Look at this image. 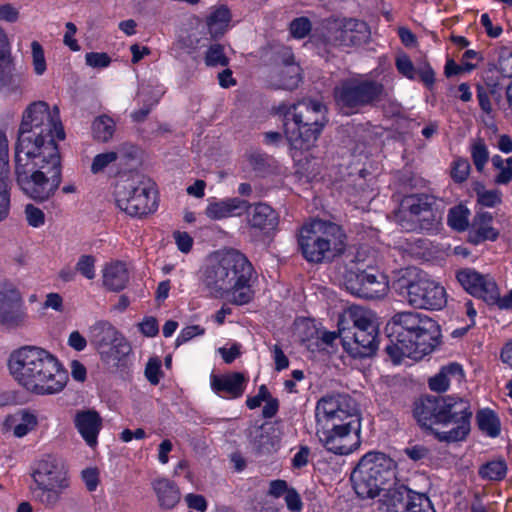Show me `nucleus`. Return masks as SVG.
Masks as SVG:
<instances>
[{
    "mask_svg": "<svg viewBox=\"0 0 512 512\" xmlns=\"http://www.w3.org/2000/svg\"><path fill=\"white\" fill-rule=\"evenodd\" d=\"M115 120L107 114L97 116L91 125V133L94 140L100 143L110 142L116 132Z\"/></svg>",
    "mask_w": 512,
    "mask_h": 512,
    "instance_id": "nucleus-41",
    "label": "nucleus"
},
{
    "mask_svg": "<svg viewBox=\"0 0 512 512\" xmlns=\"http://www.w3.org/2000/svg\"><path fill=\"white\" fill-rule=\"evenodd\" d=\"M414 417L419 425L425 429H429L434 434L433 426H444V411L442 405V397L425 396L415 402Z\"/></svg>",
    "mask_w": 512,
    "mask_h": 512,
    "instance_id": "nucleus-22",
    "label": "nucleus"
},
{
    "mask_svg": "<svg viewBox=\"0 0 512 512\" xmlns=\"http://www.w3.org/2000/svg\"><path fill=\"white\" fill-rule=\"evenodd\" d=\"M407 302L419 309L440 310L447 303L446 290L438 282L418 276L406 285Z\"/></svg>",
    "mask_w": 512,
    "mask_h": 512,
    "instance_id": "nucleus-15",
    "label": "nucleus"
},
{
    "mask_svg": "<svg viewBox=\"0 0 512 512\" xmlns=\"http://www.w3.org/2000/svg\"><path fill=\"white\" fill-rule=\"evenodd\" d=\"M205 64L207 66H227L228 58L224 54V47L221 44L211 45L205 55Z\"/></svg>",
    "mask_w": 512,
    "mask_h": 512,
    "instance_id": "nucleus-50",
    "label": "nucleus"
},
{
    "mask_svg": "<svg viewBox=\"0 0 512 512\" xmlns=\"http://www.w3.org/2000/svg\"><path fill=\"white\" fill-rule=\"evenodd\" d=\"M345 27V19H327L322 23V41L324 40L326 43L332 44L334 46H339L340 41L336 40L335 37L340 38L339 36L342 34L343 29Z\"/></svg>",
    "mask_w": 512,
    "mask_h": 512,
    "instance_id": "nucleus-48",
    "label": "nucleus"
},
{
    "mask_svg": "<svg viewBox=\"0 0 512 512\" xmlns=\"http://www.w3.org/2000/svg\"><path fill=\"white\" fill-rule=\"evenodd\" d=\"M249 207V202L238 197L211 201L205 209L206 216L211 220L240 216Z\"/></svg>",
    "mask_w": 512,
    "mask_h": 512,
    "instance_id": "nucleus-31",
    "label": "nucleus"
},
{
    "mask_svg": "<svg viewBox=\"0 0 512 512\" xmlns=\"http://www.w3.org/2000/svg\"><path fill=\"white\" fill-rule=\"evenodd\" d=\"M15 174L18 185L30 198L49 199L61 183L58 146L48 145L44 152H15Z\"/></svg>",
    "mask_w": 512,
    "mask_h": 512,
    "instance_id": "nucleus-4",
    "label": "nucleus"
},
{
    "mask_svg": "<svg viewBox=\"0 0 512 512\" xmlns=\"http://www.w3.org/2000/svg\"><path fill=\"white\" fill-rule=\"evenodd\" d=\"M23 75L16 71L11 61L0 62V90L14 92L22 84Z\"/></svg>",
    "mask_w": 512,
    "mask_h": 512,
    "instance_id": "nucleus-43",
    "label": "nucleus"
},
{
    "mask_svg": "<svg viewBox=\"0 0 512 512\" xmlns=\"http://www.w3.org/2000/svg\"><path fill=\"white\" fill-rule=\"evenodd\" d=\"M478 473L483 479L501 481L507 474V464L503 459L492 460L481 465Z\"/></svg>",
    "mask_w": 512,
    "mask_h": 512,
    "instance_id": "nucleus-44",
    "label": "nucleus"
},
{
    "mask_svg": "<svg viewBox=\"0 0 512 512\" xmlns=\"http://www.w3.org/2000/svg\"><path fill=\"white\" fill-rule=\"evenodd\" d=\"M255 275L248 258L238 250L218 254L202 270L201 282L210 296L223 298L231 293L236 305L249 303L253 298L250 282Z\"/></svg>",
    "mask_w": 512,
    "mask_h": 512,
    "instance_id": "nucleus-3",
    "label": "nucleus"
},
{
    "mask_svg": "<svg viewBox=\"0 0 512 512\" xmlns=\"http://www.w3.org/2000/svg\"><path fill=\"white\" fill-rule=\"evenodd\" d=\"M161 362L157 358H151L149 359L146 368H145V376L148 379V381L153 384L157 385L160 381V373H161Z\"/></svg>",
    "mask_w": 512,
    "mask_h": 512,
    "instance_id": "nucleus-59",
    "label": "nucleus"
},
{
    "mask_svg": "<svg viewBox=\"0 0 512 512\" xmlns=\"http://www.w3.org/2000/svg\"><path fill=\"white\" fill-rule=\"evenodd\" d=\"M476 422L479 430L490 438H496L501 433L500 418L492 409H480L476 413Z\"/></svg>",
    "mask_w": 512,
    "mask_h": 512,
    "instance_id": "nucleus-42",
    "label": "nucleus"
},
{
    "mask_svg": "<svg viewBox=\"0 0 512 512\" xmlns=\"http://www.w3.org/2000/svg\"><path fill=\"white\" fill-rule=\"evenodd\" d=\"M397 70L409 79H415L416 70L410 58L406 55L400 56L396 59Z\"/></svg>",
    "mask_w": 512,
    "mask_h": 512,
    "instance_id": "nucleus-61",
    "label": "nucleus"
},
{
    "mask_svg": "<svg viewBox=\"0 0 512 512\" xmlns=\"http://www.w3.org/2000/svg\"><path fill=\"white\" fill-rule=\"evenodd\" d=\"M117 161V156L113 151H108L104 153L97 154L92 161L91 164V172L92 174H98L106 167H108L111 163Z\"/></svg>",
    "mask_w": 512,
    "mask_h": 512,
    "instance_id": "nucleus-56",
    "label": "nucleus"
},
{
    "mask_svg": "<svg viewBox=\"0 0 512 512\" xmlns=\"http://www.w3.org/2000/svg\"><path fill=\"white\" fill-rule=\"evenodd\" d=\"M471 166L466 158H456L452 162L451 177L457 183H462L467 180L470 174Z\"/></svg>",
    "mask_w": 512,
    "mask_h": 512,
    "instance_id": "nucleus-54",
    "label": "nucleus"
},
{
    "mask_svg": "<svg viewBox=\"0 0 512 512\" xmlns=\"http://www.w3.org/2000/svg\"><path fill=\"white\" fill-rule=\"evenodd\" d=\"M32 65L36 75H43L47 69L44 49L38 41L31 43Z\"/></svg>",
    "mask_w": 512,
    "mask_h": 512,
    "instance_id": "nucleus-52",
    "label": "nucleus"
},
{
    "mask_svg": "<svg viewBox=\"0 0 512 512\" xmlns=\"http://www.w3.org/2000/svg\"><path fill=\"white\" fill-rule=\"evenodd\" d=\"M493 219L490 212H477L470 223L468 241L474 245L485 241H496L499 238L500 231L493 226Z\"/></svg>",
    "mask_w": 512,
    "mask_h": 512,
    "instance_id": "nucleus-27",
    "label": "nucleus"
},
{
    "mask_svg": "<svg viewBox=\"0 0 512 512\" xmlns=\"http://www.w3.org/2000/svg\"><path fill=\"white\" fill-rule=\"evenodd\" d=\"M64 138L58 107L51 111L46 102H33L23 113L15 152H44L48 145L57 146L55 139Z\"/></svg>",
    "mask_w": 512,
    "mask_h": 512,
    "instance_id": "nucleus-5",
    "label": "nucleus"
},
{
    "mask_svg": "<svg viewBox=\"0 0 512 512\" xmlns=\"http://www.w3.org/2000/svg\"><path fill=\"white\" fill-rule=\"evenodd\" d=\"M9 145L6 135L0 132V222L9 215L10 195L8 183L10 176Z\"/></svg>",
    "mask_w": 512,
    "mask_h": 512,
    "instance_id": "nucleus-28",
    "label": "nucleus"
},
{
    "mask_svg": "<svg viewBox=\"0 0 512 512\" xmlns=\"http://www.w3.org/2000/svg\"><path fill=\"white\" fill-rule=\"evenodd\" d=\"M380 263L378 252L370 246L362 245L349 259L350 266L347 270L352 269L354 272H359L364 268V270L374 271L375 268H379Z\"/></svg>",
    "mask_w": 512,
    "mask_h": 512,
    "instance_id": "nucleus-39",
    "label": "nucleus"
},
{
    "mask_svg": "<svg viewBox=\"0 0 512 512\" xmlns=\"http://www.w3.org/2000/svg\"><path fill=\"white\" fill-rule=\"evenodd\" d=\"M469 215L470 211L466 206H454L449 210L447 223L452 229L458 232H463L467 229L469 230Z\"/></svg>",
    "mask_w": 512,
    "mask_h": 512,
    "instance_id": "nucleus-45",
    "label": "nucleus"
},
{
    "mask_svg": "<svg viewBox=\"0 0 512 512\" xmlns=\"http://www.w3.org/2000/svg\"><path fill=\"white\" fill-rule=\"evenodd\" d=\"M103 286L110 291L123 290L128 281L129 273L126 264L121 261H113L105 265L102 270Z\"/></svg>",
    "mask_w": 512,
    "mask_h": 512,
    "instance_id": "nucleus-36",
    "label": "nucleus"
},
{
    "mask_svg": "<svg viewBox=\"0 0 512 512\" xmlns=\"http://www.w3.org/2000/svg\"><path fill=\"white\" fill-rule=\"evenodd\" d=\"M113 152L117 156V161L123 165H128L138 157V147L130 142L119 144Z\"/></svg>",
    "mask_w": 512,
    "mask_h": 512,
    "instance_id": "nucleus-51",
    "label": "nucleus"
},
{
    "mask_svg": "<svg viewBox=\"0 0 512 512\" xmlns=\"http://www.w3.org/2000/svg\"><path fill=\"white\" fill-rule=\"evenodd\" d=\"M499 67L503 75L512 77V52L505 51L500 54Z\"/></svg>",
    "mask_w": 512,
    "mask_h": 512,
    "instance_id": "nucleus-64",
    "label": "nucleus"
},
{
    "mask_svg": "<svg viewBox=\"0 0 512 512\" xmlns=\"http://www.w3.org/2000/svg\"><path fill=\"white\" fill-rule=\"evenodd\" d=\"M492 166L498 170L494 178L495 184L506 185L512 181V156L503 159L500 155H494L491 158Z\"/></svg>",
    "mask_w": 512,
    "mask_h": 512,
    "instance_id": "nucleus-47",
    "label": "nucleus"
},
{
    "mask_svg": "<svg viewBox=\"0 0 512 512\" xmlns=\"http://www.w3.org/2000/svg\"><path fill=\"white\" fill-rule=\"evenodd\" d=\"M247 379L244 374L240 372H233L230 374L216 376L211 378V387L218 393L223 394L229 398L240 397L245 389Z\"/></svg>",
    "mask_w": 512,
    "mask_h": 512,
    "instance_id": "nucleus-33",
    "label": "nucleus"
},
{
    "mask_svg": "<svg viewBox=\"0 0 512 512\" xmlns=\"http://www.w3.org/2000/svg\"><path fill=\"white\" fill-rule=\"evenodd\" d=\"M311 28V22L306 17L296 18L290 24L291 34L298 39L306 37L310 33Z\"/></svg>",
    "mask_w": 512,
    "mask_h": 512,
    "instance_id": "nucleus-57",
    "label": "nucleus"
},
{
    "mask_svg": "<svg viewBox=\"0 0 512 512\" xmlns=\"http://www.w3.org/2000/svg\"><path fill=\"white\" fill-rule=\"evenodd\" d=\"M89 341L107 364L116 365L131 352L126 338L108 321H98L89 328Z\"/></svg>",
    "mask_w": 512,
    "mask_h": 512,
    "instance_id": "nucleus-12",
    "label": "nucleus"
},
{
    "mask_svg": "<svg viewBox=\"0 0 512 512\" xmlns=\"http://www.w3.org/2000/svg\"><path fill=\"white\" fill-rule=\"evenodd\" d=\"M345 351L353 358L373 356L378 349V325H368L357 331L345 330V336L339 338Z\"/></svg>",
    "mask_w": 512,
    "mask_h": 512,
    "instance_id": "nucleus-19",
    "label": "nucleus"
},
{
    "mask_svg": "<svg viewBox=\"0 0 512 512\" xmlns=\"http://www.w3.org/2000/svg\"><path fill=\"white\" fill-rule=\"evenodd\" d=\"M86 64L93 68L107 67L111 59L106 53L89 52L85 56Z\"/></svg>",
    "mask_w": 512,
    "mask_h": 512,
    "instance_id": "nucleus-60",
    "label": "nucleus"
},
{
    "mask_svg": "<svg viewBox=\"0 0 512 512\" xmlns=\"http://www.w3.org/2000/svg\"><path fill=\"white\" fill-rule=\"evenodd\" d=\"M38 418L35 413L28 409H20L16 413L8 415L4 421V427L13 429V434L17 438L26 436L29 432L36 429Z\"/></svg>",
    "mask_w": 512,
    "mask_h": 512,
    "instance_id": "nucleus-35",
    "label": "nucleus"
},
{
    "mask_svg": "<svg viewBox=\"0 0 512 512\" xmlns=\"http://www.w3.org/2000/svg\"><path fill=\"white\" fill-rule=\"evenodd\" d=\"M379 502L378 509L381 512H426L432 509L426 494L415 492L404 485L384 489Z\"/></svg>",
    "mask_w": 512,
    "mask_h": 512,
    "instance_id": "nucleus-14",
    "label": "nucleus"
},
{
    "mask_svg": "<svg viewBox=\"0 0 512 512\" xmlns=\"http://www.w3.org/2000/svg\"><path fill=\"white\" fill-rule=\"evenodd\" d=\"M444 411V426L450 423L455 427L448 431H434L435 438L440 442L464 441L471 431L473 415L470 401L466 398L447 395L442 397Z\"/></svg>",
    "mask_w": 512,
    "mask_h": 512,
    "instance_id": "nucleus-13",
    "label": "nucleus"
},
{
    "mask_svg": "<svg viewBox=\"0 0 512 512\" xmlns=\"http://www.w3.org/2000/svg\"><path fill=\"white\" fill-rule=\"evenodd\" d=\"M385 330L389 340L385 351L394 364H399L404 357L421 360L439 343V325L419 312L396 313Z\"/></svg>",
    "mask_w": 512,
    "mask_h": 512,
    "instance_id": "nucleus-1",
    "label": "nucleus"
},
{
    "mask_svg": "<svg viewBox=\"0 0 512 512\" xmlns=\"http://www.w3.org/2000/svg\"><path fill=\"white\" fill-rule=\"evenodd\" d=\"M478 204L484 207H495L502 202V193L498 189L486 190L481 183L474 188Z\"/></svg>",
    "mask_w": 512,
    "mask_h": 512,
    "instance_id": "nucleus-49",
    "label": "nucleus"
},
{
    "mask_svg": "<svg viewBox=\"0 0 512 512\" xmlns=\"http://www.w3.org/2000/svg\"><path fill=\"white\" fill-rule=\"evenodd\" d=\"M204 334V328L200 327L199 325H192L185 327L180 334L178 335L176 339V344L179 346L195 336Z\"/></svg>",
    "mask_w": 512,
    "mask_h": 512,
    "instance_id": "nucleus-63",
    "label": "nucleus"
},
{
    "mask_svg": "<svg viewBox=\"0 0 512 512\" xmlns=\"http://www.w3.org/2000/svg\"><path fill=\"white\" fill-rule=\"evenodd\" d=\"M73 423L85 443L94 448L98 444V435L103 427L100 414L94 409L76 411Z\"/></svg>",
    "mask_w": 512,
    "mask_h": 512,
    "instance_id": "nucleus-24",
    "label": "nucleus"
},
{
    "mask_svg": "<svg viewBox=\"0 0 512 512\" xmlns=\"http://www.w3.org/2000/svg\"><path fill=\"white\" fill-rule=\"evenodd\" d=\"M8 368L19 385L37 395L59 393L68 381L67 371L58 359L37 346H23L13 351Z\"/></svg>",
    "mask_w": 512,
    "mask_h": 512,
    "instance_id": "nucleus-2",
    "label": "nucleus"
},
{
    "mask_svg": "<svg viewBox=\"0 0 512 512\" xmlns=\"http://www.w3.org/2000/svg\"><path fill=\"white\" fill-rule=\"evenodd\" d=\"M160 506L164 509H173L180 501V491L175 482L167 478H157L152 482Z\"/></svg>",
    "mask_w": 512,
    "mask_h": 512,
    "instance_id": "nucleus-38",
    "label": "nucleus"
},
{
    "mask_svg": "<svg viewBox=\"0 0 512 512\" xmlns=\"http://www.w3.org/2000/svg\"><path fill=\"white\" fill-rule=\"evenodd\" d=\"M346 251V234L342 228L322 220V262H332Z\"/></svg>",
    "mask_w": 512,
    "mask_h": 512,
    "instance_id": "nucleus-23",
    "label": "nucleus"
},
{
    "mask_svg": "<svg viewBox=\"0 0 512 512\" xmlns=\"http://www.w3.org/2000/svg\"><path fill=\"white\" fill-rule=\"evenodd\" d=\"M26 317L20 291L9 283L1 285L0 324L7 329H15L24 325Z\"/></svg>",
    "mask_w": 512,
    "mask_h": 512,
    "instance_id": "nucleus-18",
    "label": "nucleus"
},
{
    "mask_svg": "<svg viewBox=\"0 0 512 512\" xmlns=\"http://www.w3.org/2000/svg\"><path fill=\"white\" fill-rule=\"evenodd\" d=\"M470 154L476 170L480 173L483 172L489 160V150L484 139L476 138L472 140Z\"/></svg>",
    "mask_w": 512,
    "mask_h": 512,
    "instance_id": "nucleus-46",
    "label": "nucleus"
},
{
    "mask_svg": "<svg viewBox=\"0 0 512 512\" xmlns=\"http://www.w3.org/2000/svg\"><path fill=\"white\" fill-rule=\"evenodd\" d=\"M275 431L271 424L254 426L249 430L250 445L257 455L270 454L276 450L279 438L275 435Z\"/></svg>",
    "mask_w": 512,
    "mask_h": 512,
    "instance_id": "nucleus-32",
    "label": "nucleus"
},
{
    "mask_svg": "<svg viewBox=\"0 0 512 512\" xmlns=\"http://www.w3.org/2000/svg\"><path fill=\"white\" fill-rule=\"evenodd\" d=\"M334 100L344 115H353L367 107H376L389 97L381 81L367 75H358L340 81L335 86Z\"/></svg>",
    "mask_w": 512,
    "mask_h": 512,
    "instance_id": "nucleus-6",
    "label": "nucleus"
},
{
    "mask_svg": "<svg viewBox=\"0 0 512 512\" xmlns=\"http://www.w3.org/2000/svg\"><path fill=\"white\" fill-rule=\"evenodd\" d=\"M395 462L382 452H368L351 473L355 493L362 499L374 498L394 478Z\"/></svg>",
    "mask_w": 512,
    "mask_h": 512,
    "instance_id": "nucleus-9",
    "label": "nucleus"
},
{
    "mask_svg": "<svg viewBox=\"0 0 512 512\" xmlns=\"http://www.w3.org/2000/svg\"><path fill=\"white\" fill-rule=\"evenodd\" d=\"M232 15L226 5H219L211 11L206 19L208 32L212 38L222 36L231 21Z\"/></svg>",
    "mask_w": 512,
    "mask_h": 512,
    "instance_id": "nucleus-40",
    "label": "nucleus"
},
{
    "mask_svg": "<svg viewBox=\"0 0 512 512\" xmlns=\"http://www.w3.org/2000/svg\"><path fill=\"white\" fill-rule=\"evenodd\" d=\"M459 284L471 295L482 298L485 302H494L498 297V286L489 276L482 275L469 268L457 272Z\"/></svg>",
    "mask_w": 512,
    "mask_h": 512,
    "instance_id": "nucleus-20",
    "label": "nucleus"
},
{
    "mask_svg": "<svg viewBox=\"0 0 512 512\" xmlns=\"http://www.w3.org/2000/svg\"><path fill=\"white\" fill-rule=\"evenodd\" d=\"M475 69V65L471 63H462L458 65L454 60L449 59L445 64V75L447 77H451L454 75H458L462 72H470Z\"/></svg>",
    "mask_w": 512,
    "mask_h": 512,
    "instance_id": "nucleus-62",
    "label": "nucleus"
},
{
    "mask_svg": "<svg viewBox=\"0 0 512 512\" xmlns=\"http://www.w3.org/2000/svg\"><path fill=\"white\" fill-rule=\"evenodd\" d=\"M319 111L320 102L303 100L284 113V133L292 149L309 150L315 146L320 131Z\"/></svg>",
    "mask_w": 512,
    "mask_h": 512,
    "instance_id": "nucleus-8",
    "label": "nucleus"
},
{
    "mask_svg": "<svg viewBox=\"0 0 512 512\" xmlns=\"http://www.w3.org/2000/svg\"><path fill=\"white\" fill-rule=\"evenodd\" d=\"M245 212L251 229L267 233L274 230L278 225L279 216L277 212L266 203L249 204Z\"/></svg>",
    "mask_w": 512,
    "mask_h": 512,
    "instance_id": "nucleus-30",
    "label": "nucleus"
},
{
    "mask_svg": "<svg viewBox=\"0 0 512 512\" xmlns=\"http://www.w3.org/2000/svg\"><path fill=\"white\" fill-rule=\"evenodd\" d=\"M114 200L120 210L138 218L154 213L158 207L154 183L139 175L118 181L114 189Z\"/></svg>",
    "mask_w": 512,
    "mask_h": 512,
    "instance_id": "nucleus-10",
    "label": "nucleus"
},
{
    "mask_svg": "<svg viewBox=\"0 0 512 512\" xmlns=\"http://www.w3.org/2000/svg\"><path fill=\"white\" fill-rule=\"evenodd\" d=\"M344 283L351 294L365 299H379L388 292V282L379 272V268H375L374 271L362 268L359 272L347 270L344 274Z\"/></svg>",
    "mask_w": 512,
    "mask_h": 512,
    "instance_id": "nucleus-16",
    "label": "nucleus"
},
{
    "mask_svg": "<svg viewBox=\"0 0 512 512\" xmlns=\"http://www.w3.org/2000/svg\"><path fill=\"white\" fill-rule=\"evenodd\" d=\"M25 215L28 224L32 227H40L45 222V215L43 211L33 204H27L25 206Z\"/></svg>",
    "mask_w": 512,
    "mask_h": 512,
    "instance_id": "nucleus-58",
    "label": "nucleus"
},
{
    "mask_svg": "<svg viewBox=\"0 0 512 512\" xmlns=\"http://www.w3.org/2000/svg\"><path fill=\"white\" fill-rule=\"evenodd\" d=\"M397 223L407 232L433 235L437 234L442 227V212L435 205L414 216L399 218Z\"/></svg>",
    "mask_w": 512,
    "mask_h": 512,
    "instance_id": "nucleus-21",
    "label": "nucleus"
},
{
    "mask_svg": "<svg viewBox=\"0 0 512 512\" xmlns=\"http://www.w3.org/2000/svg\"><path fill=\"white\" fill-rule=\"evenodd\" d=\"M302 68L300 65L272 67L266 77L267 84L273 89L292 91L302 82Z\"/></svg>",
    "mask_w": 512,
    "mask_h": 512,
    "instance_id": "nucleus-29",
    "label": "nucleus"
},
{
    "mask_svg": "<svg viewBox=\"0 0 512 512\" xmlns=\"http://www.w3.org/2000/svg\"><path fill=\"white\" fill-rule=\"evenodd\" d=\"M96 259L92 255H81L78 259L75 270L88 280H92L96 276L95 272Z\"/></svg>",
    "mask_w": 512,
    "mask_h": 512,
    "instance_id": "nucleus-55",
    "label": "nucleus"
},
{
    "mask_svg": "<svg viewBox=\"0 0 512 512\" xmlns=\"http://www.w3.org/2000/svg\"><path fill=\"white\" fill-rule=\"evenodd\" d=\"M340 38L335 37L340 41L339 46H357L366 42L369 37L368 26L364 21L357 19H345V27Z\"/></svg>",
    "mask_w": 512,
    "mask_h": 512,
    "instance_id": "nucleus-37",
    "label": "nucleus"
},
{
    "mask_svg": "<svg viewBox=\"0 0 512 512\" xmlns=\"http://www.w3.org/2000/svg\"><path fill=\"white\" fill-rule=\"evenodd\" d=\"M298 243L308 262H320V220L317 217L302 225Z\"/></svg>",
    "mask_w": 512,
    "mask_h": 512,
    "instance_id": "nucleus-25",
    "label": "nucleus"
},
{
    "mask_svg": "<svg viewBox=\"0 0 512 512\" xmlns=\"http://www.w3.org/2000/svg\"><path fill=\"white\" fill-rule=\"evenodd\" d=\"M31 477L36 485L33 497L47 509L55 508L69 487L64 461L55 455L47 454L35 461Z\"/></svg>",
    "mask_w": 512,
    "mask_h": 512,
    "instance_id": "nucleus-7",
    "label": "nucleus"
},
{
    "mask_svg": "<svg viewBox=\"0 0 512 512\" xmlns=\"http://www.w3.org/2000/svg\"><path fill=\"white\" fill-rule=\"evenodd\" d=\"M435 205H437V200L432 195L426 193L406 195L400 203L399 210L395 213L396 222L399 218L414 216Z\"/></svg>",
    "mask_w": 512,
    "mask_h": 512,
    "instance_id": "nucleus-34",
    "label": "nucleus"
},
{
    "mask_svg": "<svg viewBox=\"0 0 512 512\" xmlns=\"http://www.w3.org/2000/svg\"><path fill=\"white\" fill-rule=\"evenodd\" d=\"M359 433L355 432V429L346 428L325 432V440H322V444L329 452L337 455H348L359 447Z\"/></svg>",
    "mask_w": 512,
    "mask_h": 512,
    "instance_id": "nucleus-26",
    "label": "nucleus"
},
{
    "mask_svg": "<svg viewBox=\"0 0 512 512\" xmlns=\"http://www.w3.org/2000/svg\"><path fill=\"white\" fill-rule=\"evenodd\" d=\"M322 428L325 432L341 428L360 432V414L356 402L346 394L322 397Z\"/></svg>",
    "mask_w": 512,
    "mask_h": 512,
    "instance_id": "nucleus-11",
    "label": "nucleus"
},
{
    "mask_svg": "<svg viewBox=\"0 0 512 512\" xmlns=\"http://www.w3.org/2000/svg\"><path fill=\"white\" fill-rule=\"evenodd\" d=\"M273 67H283L290 65H299L295 61L294 53L290 47L278 46L273 52Z\"/></svg>",
    "mask_w": 512,
    "mask_h": 512,
    "instance_id": "nucleus-53",
    "label": "nucleus"
},
{
    "mask_svg": "<svg viewBox=\"0 0 512 512\" xmlns=\"http://www.w3.org/2000/svg\"><path fill=\"white\" fill-rule=\"evenodd\" d=\"M373 324H376V316L372 310L360 305H351L338 315L337 331L322 332V344L333 348L334 342L345 336L346 329L352 332Z\"/></svg>",
    "mask_w": 512,
    "mask_h": 512,
    "instance_id": "nucleus-17",
    "label": "nucleus"
}]
</instances>
